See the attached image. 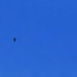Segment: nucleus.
Listing matches in <instances>:
<instances>
[{"instance_id": "obj_1", "label": "nucleus", "mask_w": 77, "mask_h": 77, "mask_svg": "<svg viewBox=\"0 0 77 77\" xmlns=\"http://www.w3.org/2000/svg\"><path fill=\"white\" fill-rule=\"evenodd\" d=\"M16 40H17V38H14V42H16Z\"/></svg>"}]
</instances>
